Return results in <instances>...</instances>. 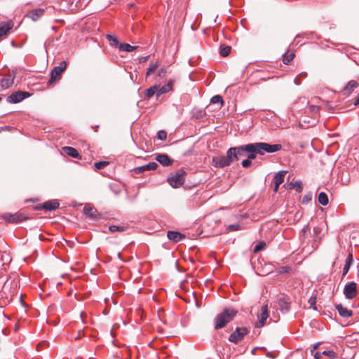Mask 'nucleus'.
Here are the masks:
<instances>
[{
    "mask_svg": "<svg viewBox=\"0 0 359 359\" xmlns=\"http://www.w3.org/2000/svg\"><path fill=\"white\" fill-rule=\"evenodd\" d=\"M245 145L231 147L226 151V156H215L212 158L214 165L217 168H224L230 165L233 162L238 161L244 155Z\"/></svg>",
    "mask_w": 359,
    "mask_h": 359,
    "instance_id": "f257e3e1",
    "label": "nucleus"
},
{
    "mask_svg": "<svg viewBox=\"0 0 359 359\" xmlns=\"http://www.w3.org/2000/svg\"><path fill=\"white\" fill-rule=\"evenodd\" d=\"M237 311L232 309H225L219 313L215 319V329L219 330L224 327L236 316Z\"/></svg>",
    "mask_w": 359,
    "mask_h": 359,
    "instance_id": "f03ea898",
    "label": "nucleus"
},
{
    "mask_svg": "<svg viewBox=\"0 0 359 359\" xmlns=\"http://www.w3.org/2000/svg\"><path fill=\"white\" fill-rule=\"evenodd\" d=\"M186 172L182 170H179L168 177V182L171 187L177 188L182 186L185 181Z\"/></svg>",
    "mask_w": 359,
    "mask_h": 359,
    "instance_id": "7ed1b4c3",
    "label": "nucleus"
},
{
    "mask_svg": "<svg viewBox=\"0 0 359 359\" xmlns=\"http://www.w3.org/2000/svg\"><path fill=\"white\" fill-rule=\"evenodd\" d=\"M248 332L249 330L245 327H236L235 331L229 335V340L232 343L238 344Z\"/></svg>",
    "mask_w": 359,
    "mask_h": 359,
    "instance_id": "20e7f679",
    "label": "nucleus"
},
{
    "mask_svg": "<svg viewBox=\"0 0 359 359\" xmlns=\"http://www.w3.org/2000/svg\"><path fill=\"white\" fill-rule=\"evenodd\" d=\"M67 63L65 61H62L58 66H56L50 72V79L48 81V84L50 85L54 83L57 79H60L62 73L66 69Z\"/></svg>",
    "mask_w": 359,
    "mask_h": 359,
    "instance_id": "39448f33",
    "label": "nucleus"
},
{
    "mask_svg": "<svg viewBox=\"0 0 359 359\" xmlns=\"http://www.w3.org/2000/svg\"><path fill=\"white\" fill-rule=\"evenodd\" d=\"M258 147L260 150L261 155H264L266 153H274L280 151L282 149V146L280 144H270L266 142H257Z\"/></svg>",
    "mask_w": 359,
    "mask_h": 359,
    "instance_id": "423d86ee",
    "label": "nucleus"
},
{
    "mask_svg": "<svg viewBox=\"0 0 359 359\" xmlns=\"http://www.w3.org/2000/svg\"><path fill=\"white\" fill-rule=\"evenodd\" d=\"M29 96L30 94L28 92L18 90L13 92L12 94L8 96L6 98V102L8 103L15 104L22 101Z\"/></svg>",
    "mask_w": 359,
    "mask_h": 359,
    "instance_id": "0eeeda50",
    "label": "nucleus"
},
{
    "mask_svg": "<svg viewBox=\"0 0 359 359\" xmlns=\"http://www.w3.org/2000/svg\"><path fill=\"white\" fill-rule=\"evenodd\" d=\"M344 294L348 299H352L358 294L357 285L355 282L347 283L344 288Z\"/></svg>",
    "mask_w": 359,
    "mask_h": 359,
    "instance_id": "6e6552de",
    "label": "nucleus"
},
{
    "mask_svg": "<svg viewBox=\"0 0 359 359\" xmlns=\"http://www.w3.org/2000/svg\"><path fill=\"white\" fill-rule=\"evenodd\" d=\"M291 300L287 296L280 297L277 300V306L282 313H287L290 311Z\"/></svg>",
    "mask_w": 359,
    "mask_h": 359,
    "instance_id": "1a4fd4ad",
    "label": "nucleus"
},
{
    "mask_svg": "<svg viewBox=\"0 0 359 359\" xmlns=\"http://www.w3.org/2000/svg\"><path fill=\"white\" fill-rule=\"evenodd\" d=\"M243 149L245 150V152L249 154L248 158L251 161L255 159L257 155H261V152L257 142L245 144V148H243Z\"/></svg>",
    "mask_w": 359,
    "mask_h": 359,
    "instance_id": "9d476101",
    "label": "nucleus"
},
{
    "mask_svg": "<svg viewBox=\"0 0 359 359\" xmlns=\"http://www.w3.org/2000/svg\"><path fill=\"white\" fill-rule=\"evenodd\" d=\"M4 219L9 223H18L25 220L26 218L21 213L6 212L3 215Z\"/></svg>",
    "mask_w": 359,
    "mask_h": 359,
    "instance_id": "9b49d317",
    "label": "nucleus"
},
{
    "mask_svg": "<svg viewBox=\"0 0 359 359\" xmlns=\"http://www.w3.org/2000/svg\"><path fill=\"white\" fill-rule=\"evenodd\" d=\"M45 13V10L43 8H36L31 11H29L27 14H26L24 18L30 19L32 21H38L40 20L41 17L43 16Z\"/></svg>",
    "mask_w": 359,
    "mask_h": 359,
    "instance_id": "f8f14e48",
    "label": "nucleus"
},
{
    "mask_svg": "<svg viewBox=\"0 0 359 359\" xmlns=\"http://www.w3.org/2000/svg\"><path fill=\"white\" fill-rule=\"evenodd\" d=\"M269 317L267 305L262 307L260 314L258 316V321L256 323L257 327H263Z\"/></svg>",
    "mask_w": 359,
    "mask_h": 359,
    "instance_id": "ddd939ff",
    "label": "nucleus"
},
{
    "mask_svg": "<svg viewBox=\"0 0 359 359\" xmlns=\"http://www.w3.org/2000/svg\"><path fill=\"white\" fill-rule=\"evenodd\" d=\"M172 80H170L168 83L163 85V86L158 85V93L156 95V98L158 99L161 95L171 91L172 90Z\"/></svg>",
    "mask_w": 359,
    "mask_h": 359,
    "instance_id": "4468645a",
    "label": "nucleus"
},
{
    "mask_svg": "<svg viewBox=\"0 0 359 359\" xmlns=\"http://www.w3.org/2000/svg\"><path fill=\"white\" fill-rule=\"evenodd\" d=\"M15 75L9 74L1 80L0 85L2 88H8L13 83Z\"/></svg>",
    "mask_w": 359,
    "mask_h": 359,
    "instance_id": "2eb2a0df",
    "label": "nucleus"
},
{
    "mask_svg": "<svg viewBox=\"0 0 359 359\" xmlns=\"http://www.w3.org/2000/svg\"><path fill=\"white\" fill-rule=\"evenodd\" d=\"M156 160L163 166H168L172 162L170 157L165 154L157 155L156 157Z\"/></svg>",
    "mask_w": 359,
    "mask_h": 359,
    "instance_id": "dca6fc26",
    "label": "nucleus"
},
{
    "mask_svg": "<svg viewBox=\"0 0 359 359\" xmlns=\"http://www.w3.org/2000/svg\"><path fill=\"white\" fill-rule=\"evenodd\" d=\"M59 203L55 200L47 201L42 205V208L48 210L52 211L57 209L59 207Z\"/></svg>",
    "mask_w": 359,
    "mask_h": 359,
    "instance_id": "f3484780",
    "label": "nucleus"
},
{
    "mask_svg": "<svg viewBox=\"0 0 359 359\" xmlns=\"http://www.w3.org/2000/svg\"><path fill=\"white\" fill-rule=\"evenodd\" d=\"M158 167V164L155 162H150L147 165L140 166L135 168L136 172L142 173L145 170H153L156 169Z\"/></svg>",
    "mask_w": 359,
    "mask_h": 359,
    "instance_id": "a211bd4d",
    "label": "nucleus"
},
{
    "mask_svg": "<svg viewBox=\"0 0 359 359\" xmlns=\"http://www.w3.org/2000/svg\"><path fill=\"white\" fill-rule=\"evenodd\" d=\"M335 308L339 312V314L343 318H348L352 316V311L344 307L341 304L335 305Z\"/></svg>",
    "mask_w": 359,
    "mask_h": 359,
    "instance_id": "6ab92c4d",
    "label": "nucleus"
},
{
    "mask_svg": "<svg viewBox=\"0 0 359 359\" xmlns=\"http://www.w3.org/2000/svg\"><path fill=\"white\" fill-rule=\"evenodd\" d=\"M288 189H295L297 193H301L303 190L302 182L300 180L292 181L287 184Z\"/></svg>",
    "mask_w": 359,
    "mask_h": 359,
    "instance_id": "aec40b11",
    "label": "nucleus"
},
{
    "mask_svg": "<svg viewBox=\"0 0 359 359\" xmlns=\"http://www.w3.org/2000/svg\"><path fill=\"white\" fill-rule=\"evenodd\" d=\"M167 236L169 240L172 241L174 242H178L185 237L180 232L174 231H168L167 233Z\"/></svg>",
    "mask_w": 359,
    "mask_h": 359,
    "instance_id": "412c9836",
    "label": "nucleus"
},
{
    "mask_svg": "<svg viewBox=\"0 0 359 359\" xmlns=\"http://www.w3.org/2000/svg\"><path fill=\"white\" fill-rule=\"evenodd\" d=\"M84 214L92 219L97 218V210L94 209L91 205H86L83 208Z\"/></svg>",
    "mask_w": 359,
    "mask_h": 359,
    "instance_id": "4be33fe9",
    "label": "nucleus"
},
{
    "mask_svg": "<svg viewBox=\"0 0 359 359\" xmlns=\"http://www.w3.org/2000/svg\"><path fill=\"white\" fill-rule=\"evenodd\" d=\"M353 262V253L350 252L348 253L346 259V263L343 269V276H346L347 273L348 272L350 267Z\"/></svg>",
    "mask_w": 359,
    "mask_h": 359,
    "instance_id": "5701e85b",
    "label": "nucleus"
},
{
    "mask_svg": "<svg viewBox=\"0 0 359 359\" xmlns=\"http://www.w3.org/2000/svg\"><path fill=\"white\" fill-rule=\"evenodd\" d=\"M287 173V171L282 170L276 173L274 176L273 182L274 184H281L284 182L285 175Z\"/></svg>",
    "mask_w": 359,
    "mask_h": 359,
    "instance_id": "b1692460",
    "label": "nucleus"
},
{
    "mask_svg": "<svg viewBox=\"0 0 359 359\" xmlns=\"http://www.w3.org/2000/svg\"><path fill=\"white\" fill-rule=\"evenodd\" d=\"M63 150L65 151V152L69 156L71 157H73V158H80V156H79V154L78 152V151L73 148V147H65L63 148Z\"/></svg>",
    "mask_w": 359,
    "mask_h": 359,
    "instance_id": "393cba45",
    "label": "nucleus"
},
{
    "mask_svg": "<svg viewBox=\"0 0 359 359\" xmlns=\"http://www.w3.org/2000/svg\"><path fill=\"white\" fill-rule=\"evenodd\" d=\"M13 28V24H3L0 26V39L6 36L8 32Z\"/></svg>",
    "mask_w": 359,
    "mask_h": 359,
    "instance_id": "a878e982",
    "label": "nucleus"
},
{
    "mask_svg": "<svg viewBox=\"0 0 359 359\" xmlns=\"http://www.w3.org/2000/svg\"><path fill=\"white\" fill-rule=\"evenodd\" d=\"M157 93H158V85H154L146 90L144 95L147 99H149L151 97H153L155 94L156 95Z\"/></svg>",
    "mask_w": 359,
    "mask_h": 359,
    "instance_id": "bb28decb",
    "label": "nucleus"
},
{
    "mask_svg": "<svg viewBox=\"0 0 359 359\" xmlns=\"http://www.w3.org/2000/svg\"><path fill=\"white\" fill-rule=\"evenodd\" d=\"M358 86V83L355 81H350L346 86L344 87V91H346L348 94L351 93L354 88H357Z\"/></svg>",
    "mask_w": 359,
    "mask_h": 359,
    "instance_id": "cd10ccee",
    "label": "nucleus"
},
{
    "mask_svg": "<svg viewBox=\"0 0 359 359\" xmlns=\"http://www.w3.org/2000/svg\"><path fill=\"white\" fill-rule=\"evenodd\" d=\"M120 50L126 51V52H133L134 50L136 49V46H133L128 43H120L118 46Z\"/></svg>",
    "mask_w": 359,
    "mask_h": 359,
    "instance_id": "c85d7f7f",
    "label": "nucleus"
},
{
    "mask_svg": "<svg viewBox=\"0 0 359 359\" xmlns=\"http://www.w3.org/2000/svg\"><path fill=\"white\" fill-rule=\"evenodd\" d=\"M318 202L322 205H327L329 203L327 195L325 192H320L318 195Z\"/></svg>",
    "mask_w": 359,
    "mask_h": 359,
    "instance_id": "c756f323",
    "label": "nucleus"
},
{
    "mask_svg": "<svg viewBox=\"0 0 359 359\" xmlns=\"http://www.w3.org/2000/svg\"><path fill=\"white\" fill-rule=\"evenodd\" d=\"M107 39L109 41V43L111 46H115V47L119 46L120 43H119L118 40L116 36L108 34H107Z\"/></svg>",
    "mask_w": 359,
    "mask_h": 359,
    "instance_id": "7c9ffc66",
    "label": "nucleus"
},
{
    "mask_svg": "<svg viewBox=\"0 0 359 359\" xmlns=\"http://www.w3.org/2000/svg\"><path fill=\"white\" fill-rule=\"evenodd\" d=\"M294 57L293 52H287L283 55V62L285 65H288Z\"/></svg>",
    "mask_w": 359,
    "mask_h": 359,
    "instance_id": "2f4dec72",
    "label": "nucleus"
},
{
    "mask_svg": "<svg viewBox=\"0 0 359 359\" xmlns=\"http://www.w3.org/2000/svg\"><path fill=\"white\" fill-rule=\"evenodd\" d=\"M158 67V62L151 63L146 72V76H149L151 74L154 73Z\"/></svg>",
    "mask_w": 359,
    "mask_h": 359,
    "instance_id": "473e14b6",
    "label": "nucleus"
},
{
    "mask_svg": "<svg viewBox=\"0 0 359 359\" xmlns=\"http://www.w3.org/2000/svg\"><path fill=\"white\" fill-rule=\"evenodd\" d=\"M210 102L212 104H220L221 106H222L224 101H223L222 96L217 95L213 96L210 99Z\"/></svg>",
    "mask_w": 359,
    "mask_h": 359,
    "instance_id": "72a5a7b5",
    "label": "nucleus"
},
{
    "mask_svg": "<svg viewBox=\"0 0 359 359\" xmlns=\"http://www.w3.org/2000/svg\"><path fill=\"white\" fill-rule=\"evenodd\" d=\"M231 47L230 46H221L220 47V54L223 57L228 56L231 53Z\"/></svg>",
    "mask_w": 359,
    "mask_h": 359,
    "instance_id": "f704fd0d",
    "label": "nucleus"
},
{
    "mask_svg": "<svg viewBox=\"0 0 359 359\" xmlns=\"http://www.w3.org/2000/svg\"><path fill=\"white\" fill-rule=\"evenodd\" d=\"M109 230L111 233H114L116 231H123L125 230V228L123 226H116V225H111L109 227Z\"/></svg>",
    "mask_w": 359,
    "mask_h": 359,
    "instance_id": "c9c22d12",
    "label": "nucleus"
},
{
    "mask_svg": "<svg viewBox=\"0 0 359 359\" xmlns=\"http://www.w3.org/2000/svg\"><path fill=\"white\" fill-rule=\"evenodd\" d=\"M108 164H109L108 161H98V162L95 163L94 165L96 169L100 170V169H102Z\"/></svg>",
    "mask_w": 359,
    "mask_h": 359,
    "instance_id": "e433bc0d",
    "label": "nucleus"
},
{
    "mask_svg": "<svg viewBox=\"0 0 359 359\" xmlns=\"http://www.w3.org/2000/svg\"><path fill=\"white\" fill-rule=\"evenodd\" d=\"M266 245V243L264 242H259L258 244L255 245V247L253 249V252L255 253H257L262 250Z\"/></svg>",
    "mask_w": 359,
    "mask_h": 359,
    "instance_id": "4c0bfd02",
    "label": "nucleus"
},
{
    "mask_svg": "<svg viewBox=\"0 0 359 359\" xmlns=\"http://www.w3.org/2000/svg\"><path fill=\"white\" fill-rule=\"evenodd\" d=\"M323 354L327 355L330 358H332V359H334L337 358L336 353L332 351H324L323 352Z\"/></svg>",
    "mask_w": 359,
    "mask_h": 359,
    "instance_id": "58836bf2",
    "label": "nucleus"
},
{
    "mask_svg": "<svg viewBox=\"0 0 359 359\" xmlns=\"http://www.w3.org/2000/svg\"><path fill=\"white\" fill-rule=\"evenodd\" d=\"M240 229V225L238 224H230L227 226V230L229 231H238Z\"/></svg>",
    "mask_w": 359,
    "mask_h": 359,
    "instance_id": "ea45409f",
    "label": "nucleus"
},
{
    "mask_svg": "<svg viewBox=\"0 0 359 359\" xmlns=\"http://www.w3.org/2000/svg\"><path fill=\"white\" fill-rule=\"evenodd\" d=\"M167 74V68L166 67H162L158 71V76L161 78H163Z\"/></svg>",
    "mask_w": 359,
    "mask_h": 359,
    "instance_id": "a19ab883",
    "label": "nucleus"
},
{
    "mask_svg": "<svg viewBox=\"0 0 359 359\" xmlns=\"http://www.w3.org/2000/svg\"><path fill=\"white\" fill-rule=\"evenodd\" d=\"M167 137L166 132L163 130H160L158 132V138L161 140H165Z\"/></svg>",
    "mask_w": 359,
    "mask_h": 359,
    "instance_id": "79ce46f5",
    "label": "nucleus"
},
{
    "mask_svg": "<svg viewBox=\"0 0 359 359\" xmlns=\"http://www.w3.org/2000/svg\"><path fill=\"white\" fill-rule=\"evenodd\" d=\"M251 160H249V158L244 159L241 162V165L243 168H248L251 165Z\"/></svg>",
    "mask_w": 359,
    "mask_h": 359,
    "instance_id": "37998d69",
    "label": "nucleus"
},
{
    "mask_svg": "<svg viewBox=\"0 0 359 359\" xmlns=\"http://www.w3.org/2000/svg\"><path fill=\"white\" fill-rule=\"evenodd\" d=\"M312 199V196L311 194H306L303 198V203H308L311 201Z\"/></svg>",
    "mask_w": 359,
    "mask_h": 359,
    "instance_id": "c03bdc74",
    "label": "nucleus"
},
{
    "mask_svg": "<svg viewBox=\"0 0 359 359\" xmlns=\"http://www.w3.org/2000/svg\"><path fill=\"white\" fill-rule=\"evenodd\" d=\"M309 303L310 304L311 307H312L313 309H316V306H314L315 304H316V299L315 298L311 297L309 299Z\"/></svg>",
    "mask_w": 359,
    "mask_h": 359,
    "instance_id": "a18cd8bd",
    "label": "nucleus"
},
{
    "mask_svg": "<svg viewBox=\"0 0 359 359\" xmlns=\"http://www.w3.org/2000/svg\"><path fill=\"white\" fill-rule=\"evenodd\" d=\"M310 109L313 113H317L319 111V108L317 106L312 105L310 107Z\"/></svg>",
    "mask_w": 359,
    "mask_h": 359,
    "instance_id": "49530a36",
    "label": "nucleus"
},
{
    "mask_svg": "<svg viewBox=\"0 0 359 359\" xmlns=\"http://www.w3.org/2000/svg\"><path fill=\"white\" fill-rule=\"evenodd\" d=\"M289 269L288 266H283L280 269V273H286L288 271Z\"/></svg>",
    "mask_w": 359,
    "mask_h": 359,
    "instance_id": "de8ad7c7",
    "label": "nucleus"
},
{
    "mask_svg": "<svg viewBox=\"0 0 359 359\" xmlns=\"http://www.w3.org/2000/svg\"><path fill=\"white\" fill-rule=\"evenodd\" d=\"M149 57V55L143 57H141L140 60V62H144L147 61Z\"/></svg>",
    "mask_w": 359,
    "mask_h": 359,
    "instance_id": "09e8293b",
    "label": "nucleus"
},
{
    "mask_svg": "<svg viewBox=\"0 0 359 359\" xmlns=\"http://www.w3.org/2000/svg\"><path fill=\"white\" fill-rule=\"evenodd\" d=\"M279 184H274V188H273V191L275 193L278 192V189H279Z\"/></svg>",
    "mask_w": 359,
    "mask_h": 359,
    "instance_id": "8fccbe9b",
    "label": "nucleus"
},
{
    "mask_svg": "<svg viewBox=\"0 0 359 359\" xmlns=\"http://www.w3.org/2000/svg\"><path fill=\"white\" fill-rule=\"evenodd\" d=\"M191 29L194 31L197 29V27H195V24H191Z\"/></svg>",
    "mask_w": 359,
    "mask_h": 359,
    "instance_id": "3c124183",
    "label": "nucleus"
},
{
    "mask_svg": "<svg viewBox=\"0 0 359 359\" xmlns=\"http://www.w3.org/2000/svg\"><path fill=\"white\" fill-rule=\"evenodd\" d=\"M314 357L316 359H320V355L318 353H316Z\"/></svg>",
    "mask_w": 359,
    "mask_h": 359,
    "instance_id": "603ef678",
    "label": "nucleus"
},
{
    "mask_svg": "<svg viewBox=\"0 0 359 359\" xmlns=\"http://www.w3.org/2000/svg\"><path fill=\"white\" fill-rule=\"evenodd\" d=\"M0 22H7V23H9V22H12V20H1Z\"/></svg>",
    "mask_w": 359,
    "mask_h": 359,
    "instance_id": "864d4df0",
    "label": "nucleus"
},
{
    "mask_svg": "<svg viewBox=\"0 0 359 359\" xmlns=\"http://www.w3.org/2000/svg\"><path fill=\"white\" fill-rule=\"evenodd\" d=\"M55 22H64L63 20H55Z\"/></svg>",
    "mask_w": 359,
    "mask_h": 359,
    "instance_id": "5fc2aeb1",
    "label": "nucleus"
},
{
    "mask_svg": "<svg viewBox=\"0 0 359 359\" xmlns=\"http://www.w3.org/2000/svg\"><path fill=\"white\" fill-rule=\"evenodd\" d=\"M8 287L7 283H5L4 286V290H5Z\"/></svg>",
    "mask_w": 359,
    "mask_h": 359,
    "instance_id": "6e6d98bb",
    "label": "nucleus"
},
{
    "mask_svg": "<svg viewBox=\"0 0 359 359\" xmlns=\"http://www.w3.org/2000/svg\"><path fill=\"white\" fill-rule=\"evenodd\" d=\"M306 227H307V226H306V227H304V229H303V231H306Z\"/></svg>",
    "mask_w": 359,
    "mask_h": 359,
    "instance_id": "4d7b16f0",
    "label": "nucleus"
},
{
    "mask_svg": "<svg viewBox=\"0 0 359 359\" xmlns=\"http://www.w3.org/2000/svg\"><path fill=\"white\" fill-rule=\"evenodd\" d=\"M318 347V345L314 346V348H316Z\"/></svg>",
    "mask_w": 359,
    "mask_h": 359,
    "instance_id": "13d9d810",
    "label": "nucleus"
},
{
    "mask_svg": "<svg viewBox=\"0 0 359 359\" xmlns=\"http://www.w3.org/2000/svg\"><path fill=\"white\" fill-rule=\"evenodd\" d=\"M217 18V17L214 20L215 22H216Z\"/></svg>",
    "mask_w": 359,
    "mask_h": 359,
    "instance_id": "bf43d9fd",
    "label": "nucleus"
},
{
    "mask_svg": "<svg viewBox=\"0 0 359 359\" xmlns=\"http://www.w3.org/2000/svg\"><path fill=\"white\" fill-rule=\"evenodd\" d=\"M1 99H2V97H1V96H0V101L1 100Z\"/></svg>",
    "mask_w": 359,
    "mask_h": 359,
    "instance_id": "052dcab7",
    "label": "nucleus"
}]
</instances>
